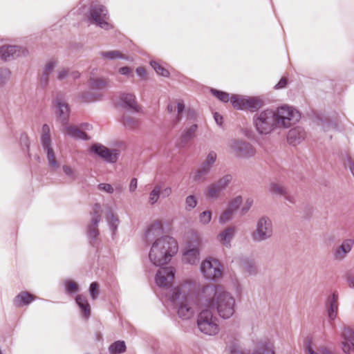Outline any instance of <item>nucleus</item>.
Listing matches in <instances>:
<instances>
[{"label": "nucleus", "mask_w": 354, "mask_h": 354, "mask_svg": "<svg viewBox=\"0 0 354 354\" xmlns=\"http://www.w3.org/2000/svg\"><path fill=\"white\" fill-rule=\"evenodd\" d=\"M136 72L137 75L142 79H145L147 76V72L145 69L142 67L137 68Z\"/></svg>", "instance_id": "nucleus-57"}, {"label": "nucleus", "mask_w": 354, "mask_h": 354, "mask_svg": "<svg viewBox=\"0 0 354 354\" xmlns=\"http://www.w3.org/2000/svg\"><path fill=\"white\" fill-rule=\"evenodd\" d=\"M313 340L310 337H307L305 338L304 341V347L306 351V354H322L319 351V353L314 351L313 348ZM319 348L317 349L319 351Z\"/></svg>", "instance_id": "nucleus-43"}, {"label": "nucleus", "mask_w": 354, "mask_h": 354, "mask_svg": "<svg viewBox=\"0 0 354 354\" xmlns=\"http://www.w3.org/2000/svg\"><path fill=\"white\" fill-rule=\"evenodd\" d=\"M232 180V176L230 174H226L219 178L216 182H215L217 185L222 189H225L227 185Z\"/></svg>", "instance_id": "nucleus-44"}, {"label": "nucleus", "mask_w": 354, "mask_h": 354, "mask_svg": "<svg viewBox=\"0 0 354 354\" xmlns=\"http://www.w3.org/2000/svg\"><path fill=\"white\" fill-rule=\"evenodd\" d=\"M50 74L43 72L39 77V84L42 88L46 87L49 82Z\"/></svg>", "instance_id": "nucleus-53"}, {"label": "nucleus", "mask_w": 354, "mask_h": 354, "mask_svg": "<svg viewBox=\"0 0 354 354\" xmlns=\"http://www.w3.org/2000/svg\"><path fill=\"white\" fill-rule=\"evenodd\" d=\"M229 350L230 354H250L237 344L230 346ZM252 354H274L273 344L268 340L262 341L257 344Z\"/></svg>", "instance_id": "nucleus-17"}, {"label": "nucleus", "mask_w": 354, "mask_h": 354, "mask_svg": "<svg viewBox=\"0 0 354 354\" xmlns=\"http://www.w3.org/2000/svg\"><path fill=\"white\" fill-rule=\"evenodd\" d=\"M126 351V345L124 341H116L111 344L109 348L111 354H119Z\"/></svg>", "instance_id": "nucleus-37"}, {"label": "nucleus", "mask_w": 354, "mask_h": 354, "mask_svg": "<svg viewBox=\"0 0 354 354\" xmlns=\"http://www.w3.org/2000/svg\"><path fill=\"white\" fill-rule=\"evenodd\" d=\"M138 187V180L136 178H133L129 185V191L131 193L135 192Z\"/></svg>", "instance_id": "nucleus-56"}, {"label": "nucleus", "mask_w": 354, "mask_h": 354, "mask_svg": "<svg viewBox=\"0 0 354 354\" xmlns=\"http://www.w3.org/2000/svg\"><path fill=\"white\" fill-rule=\"evenodd\" d=\"M122 106L133 112H139L140 106L138 105L136 96L132 93H123L120 95Z\"/></svg>", "instance_id": "nucleus-24"}, {"label": "nucleus", "mask_w": 354, "mask_h": 354, "mask_svg": "<svg viewBox=\"0 0 354 354\" xmlns=\"http://www.w3.org/2000/svg\"><path fill=\"white\" fill-rule=\"evenodd\" d=\"M62 131L64 134L75 139H81L86 140L88 139L87 134L80 127L74 125H63Z\"/></svg>", "instance_id": "nucleus-28"}, {"label": "nucleus", "mask_w": 354, "mask_h": 354, "mask_svg": "<svg viewBox=\"0 0 354 354\" xmlns=\"http://www.w3.org/2000/svg\"><path fill=\"white\" fill-rule=\"evenodd\" d=\"M86 18L90 24H95L102 29L108 30L113 28L109 22V11L106 6L102 4H91L86 14Z\"/></svg>", "instance_id": "nucleus-5"}, {"label": "nucleus", "mask_w": 354, "mask_h": 354, "mask_svg": "<svg viewBox=\"0 0 354 354\" xmlns=\"http://www.w3.org/2000/svg\"><path fill=\"white\" fill-rule=\"evenodd\" d=\"M145 242L148 245V259L154 266L168 264L178 251L177 241L163 234V227L158 221L151 223L145 232Z\"/></svg>", "instance_id": "nucleus-1"}, {"label": "nucleus", "mask_w": 354, "mask_h": 354, "mask_svg": "<svg viewBox=\"0 0 354 354\" xmlns=\"http://www.w3.org/2000/svg\"><path fill=\"white\" fill-rule=\"evenodd\" d=\"M234 108L239 110L254 111L262 106V102L258 97L245 95H233L230 98Z\"/></svg>", "instance_id": "nucleus-14"}, {"label": "nucleus", "mask_w": 354, "mask_h": 354, "mask_svg": "<svg viewBox=\"0 0 354 354\" xmlns=\"http://www.w3.org/2000/svg\"><path fill=\"white\" fill-rule=\"evenodd\" d=\"M341 347L346 354H354V331L345 328L342 333Z\"/></svg>", "instance_id": "nucleus-20"}, {"label": "nucleus", "mask_w": 354, "mask_h": 354, "mask_svg": "<svg viewBox=\"0 0 354 354\" xmlns=\"http://www.w3.org/2000/svg\"><path fill=\"white\" fill-rule=\"evenodd\" d=\"M122 122L125 128L128 129H133L138 127L140 124L139 120L129 114H124Z\"/></svg>", "instance_id": "nucleus-32"}, {"label": "nucleus", "mask_w": 354, "mask_h": 354, "mask_svg": "<svg viewBox=\"0 0 354 354\" xmlns=\"http://www.w3.org/2000/svg\"><path fill=\"white\" fill-rule=\"evenodd\" d=\"M163 193L166 196H169L171 193V188L169 187L165 188L163 190Z\"/></svg>", "instance_id": "nucleus-63"}, {"label": "nucleus", "mask_w": 354, "mask_h": 354, "mask_svg": "<svg viewBox=\"0 0 354 354\" xmlns=\"http://www.w3.org/2000/svg\"><path fill=\"white\" fill-rule=\"evenodd\" d=\"M338 310V303H337V296L336 294L333 293L328 298V315L330 319L333 320L335 319L337 315Z\"/></svg>", "instance_id": "nucleus-30"}, {"label": "nucleus", "mask_w": 354, "mask_h": 354, "mask_svg": "<svg viewBox=\"0 0 354 354\" xmlns=\"http://www.w3.org/2000/svg\"><path fill=\"white\" fill-rule=\"evenodd\" d=\"M176 270L173 266H167L159 269L155 275L156 284L167 290L166 295L169 292L173 284Z\"/></svg>", "instance_id": "nucleus-15"}, {"label": "nucleus", "mask_w": 354, "mask_h": 354, "mask_svg": "<svg viewBox=\"0 0 354 354\" xmlns=\"http://www.w3.org/2000/svg\"><path fill=\"white\" fill-rule=\"evenodd\" d=\"M197 205V199L195 196L189 195L185 198V209L191 211Z\"/></svg>", "instance_id": "nucleus-47"}, {"label": "nucleus", "mask_w": 354, "mask_h": 354, "mask_svg": "<svg viewBox=\"0 0 354 354\" xmlns=\"http://www.w3.org/2000/svg\"><path fill=\"white\" fill-rule=\"evenodd\" d=\"M57 64H58L57 60L50 59L46 64V65L44 66V72L46 73V74L48 73V74L50 75L51 73L55 69V68L57 66Z\"/></svg>", "instance_id": "nucleus-50"}, {"label": "nucleus", "mask_w": 354, "mask_h": 354, "mask_svg": "<svg viewBox=\"0 0 354 354\" xmlns=\"http://www.w3.org/2000/svg\"><path fill=\"white\" fill-rule=\"evenodd\" d=\"M217 153L214 150L207 153L200 167L193 174L192 178L195 182L203 183L206 180L217 160Z\"/></svg>", "instance_id": "nucleus-12"}, {"label": "nucleus", "mask_w": 354, "mask_h": 354, "mask_svg": "<svg viewBox=\"0 0 354 354\" xmlns=\"http://www.w3.org/2000/svg\"><path fill=\"white\" fill-rule=\"evenodd\" d=\"M227 147L229 151L238 158L249 159L256 154V149L252 145L243 139L230 140Z\"/></svg>", "instance_id": "nucleus-10"}, {"label": "nucleus", "mask_w": 354, "mask_h": 354, "mask_svg": "<svg viewBox=\"0 0 354 354\" xmlns=\"http://www.w3.org/2000/svg\"><path fill=\"white\" fill-rule=\"evenodd\" d=\"M89 294L93 300H95L100 294L99 284L97 282L91 283L89 288Z\"/></svg>", "instance_id": "nucleus-49"}, {"label": "nucleus", "mask_w": 354, "mask_h": 354, "mask_svg": "<svg viewBox=\"0 0 354 354\" xmlns=\"http://www.w3.org/2000/svg\"><path fill=\"white\" fill-rule=\"evenodd\" d=\"M212 213L209 210H205L199 214L198 219L202 225H207L212 220Z\"/></svg>", "instance_id": "nucleus-45"}, {"label": "nucleus", "mask_w": 354, "mask_h": 354, "mask_svg": "<svg viewBox=\"0 0 354 354\" xmlns=\"http://www.w3.org/2000/svg\"><path fill=\"white\" fill-rule=\"evenodd\" d=\"M75 302L78 306L81 317L85 320L91 317V308L86 297L82 295H78L75 297Z\"/></svg>", "instance_id": "nucleus-25"}, {"label": "nucleus", "mask_w": 354, "mask_h": 354, "mask_svg": "<svg viewBox=\"0 0 354 354\" xmlns=\"http://www.w3.org/2000/svg\"><path fill=\"white\" fill-rule=\"evenodd\" d=\"M210 92L214 96H215L216 98H218L219 100L223 102H227L231 98L230 97L229 93L221 91L211 88Z\"/></svg>", "instance_id": "nucleus-42"}, {"label": "nucleus", "mask_w": 354, "mask_h": 354, "mask_svg": "<svg viewBox=\"0 0 354 354\" xmlns=\"http://www.w3.org/2000/svg\"><path fill=\"white\" fill-rule=\"evenodd\" d=\"M301 118L295 107L284 104L276 109H266L255 113L253 124L258 133L268 135L276 129H288Z\"/></svg>", "instance_id": "nucleus-2"}, {"label": "nucleus", "mask_w": 354, "mask_h": 354, "mask_svg": "<svg viewBox=\"0 0 354 354\" xmlns=\"http://www.w3.org/2000/svg\"><path fill=\"white\" fill-rule=\"evenodd\" d=\"M197 129V124H193L189 128L186 129L183 133V139L186 142L193 139L195 137Z\"/></svg>", "instance_id": "nucleus-40"}, {"label": "nucleus", "mask_w": 354, "mask_h": 354, "mask_svg": "<svg viewBox=\"0 0 354 354\" xmlns=\"http://www.w3.org/2000/svg\"><path fill=\"white\" fill-rule=\"evenodd\" d=\"M273 234V227L271 220L267 216L261 217L257 222L256 227L252 233V237L257 242L269 239Z\"/></svg>", "instance_id": "nucleus-13"}, {"label": "nucleus", "mask_w": 354, "mask_h": 354, "mask_svg": "<svg viewBox=\"0 0 354 354\" xmlns=\"http://www.w3.org/2000/svg\"><path fill=\"white\" fill-rule=\"evenodd\" d=\"M80 73L77 71H71L70 70V77H71L73 80H76L80 77Z\"/></svg>", "instance_id": "nucleus-62"}, {"label": "nucleus", "mask_w": 354, "mask_h": 354, "mask_svg": "<svg viewBox=\"0 0 354 354\" xmlns=\"http://www.w3.org/2000/svg\"><path fill=\"white\" fill-rule=\"evenodd\" d=\"M62 170L66 178L71 180H75L78 177L77 170L69 165H63L62 167Z\"/></svg>", "instance_id": "nucleus-35"}, {"label": "nucleus", "mask_w": 354, "mask_h": 354, "mask_svg": "<svg viewBox=\"0 0 354 354\" xmlns=\"http://www.w3.org/2000/svg\"><path fill=\"white\" fill-rule=\"evenodd\" d=\"M234 212L227 207L218 218V221L221 224H224L232 219Z\"/></svg>", "instance_id": "nucleus-41"}, {"label": "nucleus", "mask_w": 354, "mask_h": 354, "mask_svg": "<svg viewBox=\"0 0 354 354\" xmlns=\"http://www.w3.org/2000/svg\"><path fill=\"white\" fill-rule=\"evenodd\" d=\"M185 109V105L183 101L179 100L177 103V109H178V116L177 119L180 120V114Z\"/></svg>", "instance_id": "nucleus-58"}, {"label": "nucleus", "mask_w": 354, "mask_h": 354, "mask_svg": "<svg viewBox=\"0 0 354 354\" xmlns=\"http://www.w3.org/2000/svg\"><path fill=\"white\" fill-rule=\"evenodd\" d=\"M347 282L350 288H354V276L348 274L347 276Z\"/></svg>", "instance_id": "nucleus-61"}, {"label": "nucleus", "mask_w": 354, "mask_h": 354, "mask_svg": "<svg viewBox=\"0 0 354 354\" xmlns=\"http://www.w3.org/2000/svg\"><path fill=\"white\" fill-rule=\"evenodd\" d=\"M150 65L155 70L156 73L163 77L169 75V71L156 61H151Z\"/></svg>", "instance_id": "nucleus-39"}, {"label": "nucleus", "mask_w": 354, "mask_h": 354, "mask_svg": "<svg viewBox=\"0 0 354 354\" xmlns=\"http://www.w3.org/2000/svg\"><path fill=\"white\" fill-rule=\"evenodd\" d=\"M287 84V80L285 78H281L280 81L274 86L276 89H280L286 87Z\"/></svg>", "instance_id": "nucleus-59"}, {"label": "nucleus", "mask_w": 354, "mask_h": 354, "mask_svg": "<svg viewBox=\"0 0 354 354\" xmlns=\"http://www.w3.org/2000/svg\"><path fill=\"white\" fill-rule=\"evenodd\" d=\"M102 58L113 60L116 59H129V57L118 50L102 51L100 53Z\"/></svg>", "instance_id": "nucleus-33"}, {"label": "nucleus", "mask_w": 354, "mask_h": 354, "mask_svg": "<svg viewBox=\"0 0 354 354\" xmlns=\"http://www.w3.org/2000/svg\"><path fill=\"white\" fill-rule=\"evenodd\" d=\"M26 53V50L19 46L4 45L0 48V57L4 61L14 59Z\"/></svg>", "instance_id": "nucleus-19"}, {"label": "nucleus", "mask_w": 354, "mask_h": 354, "mask_svg": "<svg viewBox=\"0 0 354 354\" xmlns=\"http://www.w3.org/2000/svg\"><path fill=\"white\" fill-rule=\"evenodd\" d=\"M65 291L68 295L75 294L80 291L79 285L73 280L65 279L63 281Z\"/></svg>", "instance_id": "nucleus-36"}, {"label": "nucleus", "mask_w": 354, "mask_h": 354, "mask_svg": "<svg viewBox=\"0 0 354 354\" xmlns=\"http://www.w3.org/2000/svg\"><path fill=\"white\" fill-rule=\"evenodd\" d=\"M203 276L209 281H216L223 276V266L216 258L209 257L204 259L200 266Z\"/></svg>", "instance_id": "nucleus-11"}, {"label": "nucleus", "mask_w": 354, "mask_h": 354, "mask_svg": "<svg viewBox=\"0 0 354 354\" xmlns=\"http://www.w3.org/2000/svg\"><path fill=\"white\" fill-rule=\"evenodd\" d=\"M55 113L62 122V125H65L70 115V109L68 104L62 97H57L55 100Z\"/></svg>", "instance_id": "nucleus-21"}, {"label": "nucleus", "mask_w": 354, "mask_h": 354, "mask_svg": "<svg viewBox=\"0 0 354 354\" xmlns=\"http://www.w3.org/2000/svg\"><path fill=\"white\" fill-rule=\"evenodd\" d=\"M354 241L348 239L342 241V244L333 251V255L335 261H341L346 258L351 250Z\"/></svg>", "instance_id": "nucleus-22"}, {"label": "nucleus", "mask_w": 354, "mask_h": 354, "mask_svg": "<svg viewBox=\"0 0 354 354\" xmlns=\"http://www.w3.org/2000/svg\"><path fill=\"white\" fill-rule=\"evenodd\" d=\"M41 145L44 152L46 155L48 165L51 171H56L60 167V163L57 159L53 142L50 136V128L47 124H44L41 127L40 138Z\"/></svg>", "instance_id": "nucleus-6"}, {"label": "nucleus", "mask_w": 354, "mask_h": 354, "mask_svg": "<svg viewBox=\"0 0 354 354\" xmlns=\"http://www.w3.org/2000/svg\"><path fill=\"white\" fill-rule=\"evenodd\" d=\"M97 189L109 194H113L115 191V188L112 185L106 183H100L97 185Z\"/></svg>", "instance_id": "nucleus-48"}, {"label": "nucleus", "mask_w": 354, "mask_h": 354, "mask_svg": "<svg viewBox=\"0 0 354 354\" xmlns=\"http://www.w3.org/2000/svg\"><path fill=\"white\" fill-rule=\"evenodd\" d=\"M306 138V132L301 127H296L289 130L287 135L288 142L293 146L301 143Z\"/></svg>", "instance_id": "nucleus-23"}, {"label": "nucleus", "mask_w": 354, "mask_h": 354, "mask_svg": "<svg viewBox=\"0 0 354 354\" xmlns=\"http://www.w3.org/2000/svg\"><path fill=\"white\" fill-rule=\"evenodd\" d=\"M198 284L196 280L185 279L174 287L167 294L180 318L189 319L194 317L195 309L191 302V296L197 290Z\"/></svg>", "instance_id": "nucleus-4"}, {"label": "nucleus", "mask_w": 354, "mask_h": 354, "mask_svg": "<svg viewBox=\"0 0 354 354\" xmlns=\"http://www.w3.org/2000/svg\"><path fill=\"white\" fill-rule=\"evenodd\" d=\"M36 297L27 291L20 292L13 299V305L17 308H21L26 306H28L34 300Z\"/></svg>", "instance_id": "nucleus-26"}, {"label": "nucleus", "mask_w": 354, "mask_h": 354, "mask_svg": "<svg viewBox=\"0 0 354 354\" xmlns=\"http://www.w3.org/2000/svg\"><path fill=\"white\" fill-rule=\"evenodd\" d=\"M88 84L91 91L82 92L80 95L81 100L84 102H93L102 100L104 95L100 92V91L108 87V79L90 77L88 80Z\"/></svg>", "instance_id": "nucleus-8"}, {"label": "nucleus", "mask_w": 354, "mask_h": 354, "mask_svg": "<svg viewBox=\"0 0 354 354\" xmlns=\"http://www.w3.org/2000/svg\"><path fill=\"white\" fill-rule=\"evenodd\" d=\"M197 324L200 331L207 335H215L219 332L218 320L211 311L205 308L198 315Z\"/></svg>", "instance_id": "nucleus-9"}, {"label": "nucleus", "mask_w": 354, "mask_h": 354, "mask_svg": "<svg viewBox=\"0 0 354 354\" xmlns=\"http://www.w3.org/2000/svg\"><path fill=\"white\" fill-rule=\"evenodd\" d=\"M201 237L196 234L186 243L181 251V261L183 264L198 265L201 259Z\"/></svg>", "instance_id": "nucleus-7"}, {"label": "nucleus", "mask_w": 354, "mask_h": 354, "mask_svg": "<svg viewBox=\"0 0 354 354\" xmlns=\"http://www.w3.org/2000/svg\"><path fill=\"white\" fill-rule=\"evenodd\" d=\"M252 205H253V199L251 198H248L240 209L241 214V215L245 214L249 211V209L251 208Z\"/></svg>", "instance_id": "nucleus-52"}, {"label": "nucleus", "mask_w": 354, "mask_h": 354, "mask_svg": "<svg viewBox=\"0 0 354 354\" xmlns=\"http://www.w3.org/2000/svg\"><path fill=\"white\" fill-rule=\"evenodd\" d=\"M236 233L234 227H227L217 235L218 241L225 247L230 248Z\"/></svg>", "instance_id": "nucleus-27"}, {"label": "nucleus", "mask_w": 354, "mask_h": 354, "mask_svg": "<svg viewBox=\"0 0 354 354\" xmlns=\"http://www.w3.org/2000/svg\"><path fill=\"white\" fill-rule=\"evenodd\" d=\"M106 220L108 223L111 231L112 232L113 235H115L120 223L118 216L113 212L110 211L106 215Z\"/></svg>", "instance_id": "nucleus-31"}, {"label": "nucleus", "mask_w": 354, "mask_h": 354, "mask_svg": "<svg viewBox=\"0 0 354 354\" xmlns=\"http://www.w3.org/2000/svg\"><path fill=\"white\" fill-rule=\"evenodd\" d=\"M223 191L216 183L210 184L206 189V195L212 199H216L219 197L221 192Z\"/></svg>", "instance_id": "nucleus-34"}, {"label": "nucleus", "mask_w": 354, "mask_h": 354, "mask_svg": "<svg viewBox=\"0 0 354 354\" xmlns=\"http://www.w3.org/2000/svg\"><path fill=\"white\" fill-rule=\"evenodd\" d=\"M198 299L204 308L216 309L223 319L230 318L235 313L234 297L218 286L207 284L202 288Z\"/></svg>", "instance_id": "nucleus-3"}, {"label": "nucleus", "mask_w": 354, "mask_h": 354, "mask_svg": "<svg viewBox=\"0 0 354 354\" xmlns=\"http://www.w3.org/2000/svg\"><path fill=\"white\" fill-rule=\"evenodd\" d=\"M269 192L274 195L283 196L286 198V200L289 201L291 203H293L292 198L289 196L286 192L285 187L283 185L276 183H271L268 187Z\"/></svg>", "instance_id": "nucleus-29"}, {"label": "nucleus", "mask_w": 354, "mask_h": 354, "mask_svg": "<svg viewBox=\"0 0 354 354\" xmlns=\"http://www.w3.org/2000/svg\"><path fill=\"white\" fill-rule=\"evenodd\" d=\"M243 203V198L241 196H237L232 198L228 203L227 207L234 212L239 209Z\"/></svg>", "instance_id": "nucleus-46"}, {"label": "nucleus", "mask_w": 354, "mask_h": 354, "mask_svg": "<svg viewBox=\"0 0 354 354\" xmlns=\"http://www.w3.org/2000/svg\"><path fill=\"white\" fill-rule=\"evenodd\" d=\"M119 73L127 77L133 76L132 69L128 66H123L119 68Z\"/></svg>", "instance_id": "nucleus-55"}, {"label": "nucleus", "mask_w": 354, "mask_h": 354, "mask_svg": "<svg viewBox=\"0 0 354 354\" xmlns=\"http://www.w3.org/2000/svg\"><path fill=\"white\" fill-rule=\"evenodd\" d=\"M162 187L160 185H156L150 192L149 195V203L151 205L156 203L160 198Z\"/></svg>", "instance_id": "nucleus-38"}, {"label": "nucleus", "mask_w": 354, "mask_h": 354, "mask_svg": "<svg viewBox=\"0 0 354 354\" xmlns=\"http://www.w3.org/2000/svg\"><path fill=\"white\" fill-rule=\"evenodd\" d=\"M102 207L99 203H96L91 212V222L87 226V236L91 239V243L95 245L97 237L99 235L98 224L101 220Z\"/></svg>", "instance_id": "nucleus-16"}, {"label": "nucleus", "mask_w": 354, "mask_h": 354, "mask_svg": "<svg viewBox=\"0 0 354 354\" xmlns=\"http://www.w3.org/2000/svg\"><path fill=\"white\" fill-rule=\"evenodd\" d=\"M214 120L216 124L219 126H221L223 124V117L217 113H215L214 115Z\"/></svg>", "instance_id": "nucleus-60"}, {"label": "nucleus", "mask_w": 354, "mask_h": 354, "mask_svg": "<svg viewBox=\"0 0 354 354\" xmlns=\"http://www.w3.org/2000/svg\"><path fill=\"white\" fill-rule=\"evenodd\" d=\"M70 77V68H62L57 71V77L59 80L62 81Z\"/></svg>", "instance_id": "nucleus-51"}, {"label": "nucleus", "mask_w": 354, "mask_h": 354, "mask_svg": "<svg viewBox=\"0 0 354 354\" xmlns=\"http://www.w3.org/2000/svg\"><path fill=\"white\" fill-rule=\"evenodd\" d=\"M90 151L102 158L107 162H115L118 158V149H109L105 146L95 143L90 147Z\"/></svg>", "instance_id": "nucleus-18"}, {"label": "nucleus", "mask_w": 354, "mask_h": 354, "mask_svg": "<svg viewBox=\"0 0 354 354\" xmlns=\"http://www.w3.org/2000/svg\"><path fill=\"white\" fill-rule=\"evenodd\" d=\"M245 269L250 274H253L257 272V268L254 263L252 261L247 262L245 266Z\"/></svg>", "instance_id": "nucleus-54"}, {"label": "nucleus", "mask_w": 354, "mask_h": 354, "mask_svg": "<svg viewBox=\"0 0 354 354\" xmlns=\"http://www.w3.org/2000/svg\"><path fill=\"white\" fill-rule=\"evenodd\" d=\"M82 130H83L84 131H88V130H90L91 129V125L89 124H83L82 125Z\"/></svg>", "instance_id": "nucleus-64"}]
</instances>
